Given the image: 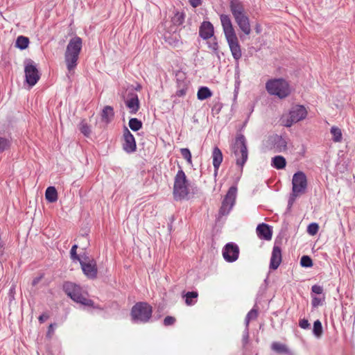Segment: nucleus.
Masks as SVG:
<instances>
[{"mask_svg":"<svg viewBox=\"0 0 355 355\" xmlns=\"http://www.w3.org/2000/svg\"><path fill=\"white\" fill-rule=\"evenodd\" d=\"M82 46L83 41L80 37L76 36L69 40L64 53V60L69 71L76 67Z\"/></svg>","mask_w":355,"mask_h":355,"instance_id":"obj_4","label":"nucleus"},{"mask_svg":"<svg viewBox=\"0 0 355 355\" xmlns=\"http://www.w3.org/2000/svg\"><path fill=\"white\" fill-rule=\"evenodd\" d=\"M45 198L49 202H55L58 200V192L54 187H49L45 191Z\"/></svg>","mask_w":355,"mask_h":355,"instance_id":"obj_24","label":"nucleus"},{"mask_svg":"<svg viewBox=\"0 0 355 355\" xmlns=\"http://www.w3.org/2000/svg\"><path fill=\"white\" fill-rule=\"evenodd\" d=\"M239 255V246L234 243H227L223 250V256L224 259L232 263L236 261Z\"/></svg>","mask_w":355,"mask_h":355,"instance_id":"obj_14","label":"nucleus"},{"mask_svg":"<svg viewBox=\"0 0 355 355\" xmlns=\"http://www.w3.org/2000/svg\"><path fill=\"white\" fill-rule=\"evenodd\" d=\"M142 122L137 118H131L128 122L130 128L134 132L139 130L142 128Z\"/></svg>","mask_w":355,"mask_h":355,"instance_id":"obj_33","label":"nucleus"},{"mask_svg":"<svg viewBox=\"0 0 355 355\" xmlns=\"http://www.w3.org/2000/svg\"><path fill=\"white\" fill-rule=\"evenodd\" d=\"M313 333L317 338H320L323 333L322 325L319 320H315L313 323Z\"/></svg>","mask_w":355,"mask_h":355,"instance_id":"obj_35","label":"nucleus"},{"mask_svg":"<svg viewBox=\"0 0 355 355\" xmlns=\"http://www.w3.org/2000/svg\"><path fill=\"white\" fill-rule=\"evenodd\" d=\"M55 323H52L49 326L48 331L46 333V337L51 338L54 334Z\"/></svg>","mask_w":355,"mask_h":355,"instance_id":"obj_45","label":"nucleus"},{"mask_svg":"<svg viewBox=\"0 0 355 355\" xmlns=\"http://www.w3.org/2000/svg\"><path fill=\"white\" fill-rule=\"evenodd\" d=\"M14 290H15V288L14 287H11L10 289V293H13Z\"/></svg>","mask_w":355,"mask_h":355,"instance_id":"obj_52","label":"nucleus"},{"mask_svg":"<svg viewBox=\"0 0 355 355\" xmlns=\"http://www.w3.org/2000/svg\"><path fill=\"white\" fill-rule=\"evenodd\" d=\"M123 150L128 153H132L137 150V144L135 137L126 126L123 129Z\"/></svg>","mask_w":355,"mask_h":355,"instance_id":"obj_13","label":"nucleus"},{"mask_svg":"<svg viewBox=\"0 0 355 355\" xmlns=\"http://www.w3.org/2000/svg\"><path fill=\"white\" fill-rule=\"evenodd\" d=\"M318 230L319 225L316 223H312L308 225L307 232L311 236L315 235L318 233Z\"/></svg>","mask_w":355,"mask_h":355,"instance_id":"obj_40","label":"nucleus"},{"mask_svg":"<svg viewBox=\"0 0 355 355\" xmlns=\"http://www.w3.org/2000/svg\"><path fill=\"white\" fill-rule=\"evenodd\" d=\"M299 326L304 329H307L310 328V324L309 321L306 319H302L299 322Z\"/></svg>","mask_w":355,"mask_h":355,"instance_id":"obj_46","label":"nucleus"},{"mask_svg":"<svg viewBox=\"0 0 355 355\" xmlns=\"http://www.w3.org/2000/svg\"><path fill=\"white\" fill-rule=\"evenodd\" d=\"M271 349L279 354L289 353V349L286 345L277 342H274L272 343Z\"/></svg>","mask_w":355,"mask_h":355,"instance_id":"obj_30","label":"nucleus"},{"mask_svg":"<svg viewBox=\"0 0 355 355\" xmlns=\"http://www.w3.org/2000/svg\"><path fill=\"white\" fill-rule=\"evenodd\" d=\"M175 318L173 316H166L164 319V324L165 326L173 325L175 322Z\"/></svg>","mask_w":355,"mask_h":355,"instance_id":"obj_43","label":"nucleus"},{"mask_svg":"<svg viewBox=\"0 0 355 355\" xmlns=\"http://www.w3.org/2000/svg\"><path fill=\"white\" fill-rule=\"evenodd\" d=\"M307 188V178L302 171L294 173L292 179V193L289 197L288 205L291 207L296 198L305 193Z\"/></svg>","mask_w":355,"mask_h":355,"instance_id":"obj_6","label":"nucleus"},{"mask_svg":"<svg viewBox=\"0 0 355 355\" xmlns=\"http://www.w3.org/2000/svg\"><path fill=\"white\" fill-rule=\"evenodd\" d=\"M266 89L270 95L277 96L281 99L287 97L291 93L288 82L283 78L268 80L266 83Z\"/></svg>","mask_w":355,"mask_h":355,"instance_id":"obj_8","label":"nucleus"},{"mask_svg":"<svg viewBox=\"0 0 355 355\" xmlns=\"http://www.w3.org/2000/svg\"><path fill=\"white\" fill-rule=\"evenodd\" d=\"M42 278H43V275H42L39 276V277H35L33 279L32 285L33 286H36L42 280Z\"/></svg>","mask_w":355,"mask_h":355,"instance_id":"obj_50","label":"nucleus"},{"mask_svg":"<svg viewBox=\"0 0 355 355\" xmlns=\"http://www.w3.org/2000/svg\"><path fill=\"white\" fill-rule=\"evenodd\" d=\"M101 116L102 121L107 124L110 123L114 116L113 107L110 105L105 106L102 110Z\"/></svg>","mask_w":355,"mask_h":355,"instance_id":"obj_22","label":"nucleus"},{"mask_svg":"<svg viewBox=\"0 0 355 355\" xmlns=\"http://www.w3.org/2000/svg\"><path fill=\"white\" fill-rule=\"evenodd\" d=\"M141 86L140 85H138L136 87V88H135V89H136L137 91H140V90H141Z\"/></svg>","mask_w":355,"mask_h":355,"instance_id":"obj_51","label":"nucleus"},{"mask_svg":"<svg viewBox=\"0 0 355 355\" xmlns=\"http://www.w3.org/2000/svg\"><path fill=\"white\" fill-rule=\"evenodd\" d=\"M257 236L259 239L269 241L272 239V232L268 224H259L256 229Z\"/></svg>","mask_w":355,"mask_h":355,"instance_id":"obj_20","label":"nucleus"},{"mask_svg":"<svg viewBox=\"0 0 355 355\" xmlns=\"http://www.w3.org/2000/svg\"><path fill=\"white\" fill-rule=\"evenodd\" d=\"M126 107L131 114H135L139 110L140 104L138 95L136 93H129L125 101Z\"/></svg>","mask_w":355,"mask_h":355,"instance_id":"obj_17","label":"nucleus"},{"mask_svg":"<svg viewBox=\"0 0 355 355\" xmlns=\"http://www.w3.org/2000/svg\"><path fill=\"white\" fill-rule=\"evenodd\" d=\"M189 2L193 8H197L202 4V0H189Z\"/></svg>","mask_w":355,"mask_h":355,"instance_id":"obj_47","label":"nucleus"},{"mask_svg":"<svg viewBox=\"0 0 355 355\" xmlns=\"http://www.w3.org/2000/svg\"><path fill=\"white\" fill-rule=\"evenodd\" d=\"M212 96L211 91L207 87H201L199 88L197 97L198 100L203 101Z\"/></svg>","mask_w":355,"mask_h":355,"instance_id":"obj_26","label":"nucleus"},{"mask_svg":"<svg viewBox=\"0 0 355 355\" xmlns=\"http://www.w3.org/2000/svg\"><path fill=\"white\" fill-rule=\"evenodd\" d=\"M187 85L185 83H183L182 85L180 84H178V89L176 91V96L178 97H182L186 95L187 92Z\"/></svg>","mask_w":355,"mask_h":355,"instance_id":"obj_41","label":"nucleus"},{"mask_svg":"<svg viewBox=\"0 0 355 355\" xmlns=\"http://www.w3.org/2000/svg\"><path fill=\"white\" fill-rule=\"evenodd\" d=\"M248 337H249L248 327L245 326V329L243 331V340L245 343H246L248 342Z\"/></svg>","mask_w":355,"mask_h":355,"instance_id":"obj_49","label":"nucleus"},{"mask_svg":"<svg viewBox=\"0 0 355 355\" xmlns=\"http://www.w3.org/2000/svg\"><path fill=\"white\" fill-rule=\"evenodd\" d=\"M78 248V245L75 244L72 246L70 250V257L73 261H77L79 263L83 260L80 255H78L76 252Z\"/></svg>","mask_w":355,"mask_h":355,"instance_id":"obj_38","label":"nucleus"},{"mask_svg":"<svg viewBox=\"0 0 355 355\" xmlns=\"http://www.w3.org/2000/svg\"><path fill=\"white\" fill-rule=\"evenodd\" d=\"M300 264L302 267L310 268L313 266V261L308 255H304L301 257Z\"/></svg>","mask_w":355,"mask_h":355,"instance_id":"obj_37","label":"nucleus"},{"mask_svg":"<svg viewBox=\"0 0 355 355\" xmlns=\"http://www.w3.org/2000/svg\"><path fill=\"white\" fill-rule=\"evenodd\" d=\"M258 317V308L255 305L247 314L245 319V326L249 327V323L251 320H255Z\"/></svg>","mask_w":355,"mask_h":355,"instance_id":"obj_31","label":"nucleus"},{"mask_svg":"<svg viewBox=\"0 0 355 355\" xmlns=\"http://www.w3.org/2000/svg\"><path fill=\"white\" fill-rule=\"evenodd\" d=\"M237 187L236 185H233L230 187L222 200L221 206L219 209L220 216H226L230 214L235 205Z\"/></svg>","mask_w":355,"mask_h":355,"instance_id":"obj_10","label":"nucleus"},{"mask_svg":"<svg viewBox=\"0 0 355 355\" xmlns=\"http://www.w3.org/2000/svg\"><path fill=\"white\" fill-rule=\"evenodd\" d=\"M80 264L84 275L87 278L94 279L97 277L98 268L96 261L94 259H89L87 262L82 260Z\"/></svg>","mask_w":355,"mask_h":355,"instance_id":"obj_15","label":"nucleus"},{"mask_svg":"<svg viewBox=\"0 0 355 355\" xmlns=\"http://www.w3.org/2000/svg\"><path fill=\"white\" fill-rule=\"evenodd\" d=\"M332 135V140L334 142H340L343 139V134L340 128L337 126H332L330 130Z\"/></svg>","mask_w":355,"mask_h":355,"instance_id":"obj_29","label":"nucleus"},{"mask_svg":"<svg viewBox=\"0 0 355 355\" xmlns=\"http://www.w3.org/2000/svg\"><path fill=\"white\" fill-rule=\"evenodd\" d=\"M307 111L304 106L296 105L291 107L289 112V116L286 119L284 125L291 127L293 123H297L306 118Z\"/></svg>","mask_w":355,"mask_h":355,"instance_id":"obj_12","label":"nucleus"},{"mask_svg":"<svg viewBox=\"0 0 355 355\" xmlns=\"http://www.w3.org/2000/svg\"><path fill=\"white\" fill-rule=\"evenodd\" d=\"M282 260V256L281 248L279 245L277 244V242H275L272 248L270 260V269L277 270L281 264Z\"/></svg>","mask_w":355,"mask_h":355,"instance_id":"obj_16","label":"nucleus"},{"mask_svg":"<svg viewBox=\"0 0 355 355\" xmlns=\"http://www.w3.org/2000/svg\"><path fill=\"white\" fill-rule=\"evenodd\" d=\"M153 307L146 302H137L131 309L130 316L134 323H147L152 318Z\"/></svg>","mask_w":355,"mask_h":355,"instance_id":"obj_5","label":"nucleus"},{"mask_svg":"<svg viewBox=\"0 0 355 355\" xmlns=\"http://www.w3.org/2000/svg\"><path fill=\"white\" fill-rule=\"evenodd\" d=\"M64 292L74 302L84 306L99 309L94 305V302L87 297V293L84 292L82 288L73 282H65L62 285Z\"/></svg>","mask_w":355,"mask_h":355,"instance_id":"obj_3","label":"nucleus"},{"mask_svg":"<svg viewBox=\"0 0 355 355\" xmlns=\"http://www.w3.org/2000/svg\"><path fill=\"white\" fill-rule=\"evenodd\" d=\"M12 145V139L0 136V153L8 150Z\"/></svg>","mask_w":355,"mask_h":355,"instance_id":"obj_25","label":"nucleus"},{"mask_svg":"<svg viewBox=\"0 0 355 355\" xmlns=\"http://www.w3.org/2000/svg\"><path fill=\"white\" fill-rule=\"evenodd\" d=\"M29 44V39L27 37L20 35L16 40L15 46L21 50L26 49Z\"/></svg>","mask_w":355,"mask_h":355,"instance_id":"obj_28","label":"nucleus"},{"mask_svg":"<svg viewBox=\"0 0 355 355\" xmlns=\"http://www.w3.org/2000/svg\"><path fill=\"white\" fill-rule=\"evenodd\" d=\"M271 166L277 169H283L286 166V159L282 155L275 156L271 161Z\"/></svg>","mask_w":355,"mask_h":355,"instance_id":"obj_23","label":"nucleus"},{"mask_svg":"<svg viewBox=\"0 0 355 355\" xmlns=\"http://www.w3.org/2000/svg\"><path fill=\"white\" fill-rule=\"evenodd\" d=\"M230 9L239 29L245 35H249L251 33V26L243 2L239 0H230Z\"/></svg>","mask_w":355,"mask_h":355,"instance_id":"obj_2","label":"nucleus"},{"mask_svg":"<svg viewBox=\"0 0 355 355\" xmlns=\"http://www.w3.org/2000/svg\"><path fill=\"white\" fill-rule=\"evenodd\" d=\"M272 144V148L274 149L275 153H281L286 150L287 141L282 136L277 135H273L270 138Z\"/></svg>","mask_w":355,"mask_h":355,"instance_id":"obj_18","label":"nucleus"},{"mask_svg":"<svg viewBox=\"0 0 355 355\" xmlns=\"http://www.w3.org/2000/svg\"><path fill=\"white\" fill-rule=\"evenodd\" d=\"M180 153L182 156L187 160L189 164H192L191 153L189 148H181Z\"/></svg>","mask_w":355,"mask_h":355,"instance_id":"obj_39","label":"nucleus"},{"mask_svg":"<svg viewBox=\"0 0 355 355\" xmlns=\"http://www.w3.org/2000/svg\"><path fill=\"white\" fill-rule=\"evenodd\" d=\"M199 35L204 40H208L214 35L213 24L208 21H204L199 27Z\"/></svg>","mask_w":355,"mask_h":355,"instance_id":"obj_19","label":"nucleus"},{"mask_svg":"<svg viewBox=\"0 0 355 355\" xmlns=\"http://www.w3.org/2000/svg\"><path fill=\"white\" fill-rule=\"evenodd\" d=\"M79 130L84 136L89 137L91 134V128L90 126L85 122V120H82L79 124Z\"/></svg>","mask_w":355,"mask_h":355,"instance_id":"obj_34","label":"nucleus"},{"mask_svg":"<svg viewBox=\"0 0 355 355\" xmlns=\"http://www.w3.org/2000/svg\"><path fill=\"white\" fill-rule=\"evenodd\" d=\"M49 318V315L44 313L39 316L38 320L40 323H44Z\"/></svg>","mask_w":355,"mask_h":355,"instance_id":"obj_48","label":"nucleus"},{"mask_svg":"<svg viewBox=\"0 0 355 355\" xmlns=\"http://www.w3.org/2000/svg\"><path fill=\"white\" fill-rule=\"evenodd\" d=\"M220 20L232 55L233 58L238 62L242 57L241 46L233 27L230 17L228 15L221 14L220 15Z\"/></svg>","mask_w":355,"mask_h":355,"instance_id":"obj_1","label":"nucleus"},{"mask_svg":"<svg viewBox=\"0 0 355 355\" xmlns=\"http://www.w3.org/2000/svg\"><path fill=\"white\" fill-rule=\"evenodd\" d=\"M198 293L196 291H189L187 292L185 295V302L187 305H193L198 297Z\"/></svg>","mask_w":355,"mask_h":355,"instance_id":"obj_32","label":"nucleus"},{"mask_svg":"<svg viewBox=\"0 0 355 355\" xmlns=\"http://www.w3.org/2000/svg\"><path fill=\"white\" fill-rule=\"evenodd\" d=\"M209 41H207V44L211 50L214 51V53H218V44L217 41V38L214 35L212 37L209 38Z\"/></svg>","mask_w":355,"mask_h":355,"instance_id":"obj_36","label":"nucleus"},{"mask_svg":"<svg viewBox=\"0 0 355 355\" xmlns=\"http://www.w3.org/2000/svg\"><path fill=\"white\" fill-rule=\"evenodd\" d=\"M311 291L312 293H314L315 294H322L323 292V288L321 286L315 284L311 287Z\"/></svg>","mask_w":355,"mask_h":355,"instance_id":"obj_44","label":"nucleus"},{"mask_svg":"<svg viewBox=\"0 0 355 355\" xmlns=\"http://www.w3.org/2000/svg\"><path fill=\"white\" fill-rule=\"evenodd\" d=\"M232 151L236 157V165L241 168V171H242L243 166L248 158L246 139L243 135L240 134L237 135L232 145Z\"/></svg>","mask_w":355,"mask_h":355,"instance_id":"obj_7","label":"nucleus"},{"mask_svg":"<svg viewBox=\"0 0 355 355\" xmlns=\"http://www.w3.org/2000/svg\"><path fill=\"white\" fill-rule=\"evenodd\" d=\"M324 301V297L321 298L316 296H312L311 305L313 308H316L319 306L322 305Z\"/></svg>","mask_w":355,"mask_h":355,"instance_id":"obj_42","label":"nucleus"},{"mask_svg":"<svg viewBox=\"0 0 355 355\" xmlns=\"http://www.w3.org/2000/svg\"><path fill=\"white\" fill-rule=\"evenodd\" d=\"M189 183L187 176L180 168L178 171L173 185V196L175 200H179L185 198L189 194Z\"/></svg>","mask_w":355,"mask_h":355,"instance_id":"obj_9","label":"nucleus"},{"mask_svg":"<svg viewBox=\"0 0 355 355\" xmlns=\"http://www.w3.org/2000/svg\"><path fill=\"white\" fill-rule=\"evenodd\" d=\"M211 157L213 159V166L214 168V174L217 175L219 167L223 162V156L221 150L215 146L212 151Z\"/></svg>","mask_w":355,"mask_h":355,"instance_id":"obj_21","label":"nucleus"},{"mask_svg":"<svg viewBox=\"0 0 355 355\" xmlns=\"http://www.w3.org/2000/svg\"><path fill=\"white\" fill-rule=\"evenodd\" d=\"M185 14L183 12L177 11L171 18V22L174 26H179L184 22Z\"/></svg>","mask_w":355,"mask_h":355,"instance_id":"obj_27","label":"nucleus"},{"mask_svg":"<svg viewBox=\"0 0 355 355\" xmlns=\"http://www.w3.org/2000/svg\"><path fill=\"white\" fill-rule=\"evenodd\" d=\"M24 73L26 81L30 87L35 85L40 78L37 64L31 59H26L24 61Z\"/></svg>","mask_w":355,"mask_h":355,"instance_id":"obj_11","label":"nucleus"}]
</instances>
